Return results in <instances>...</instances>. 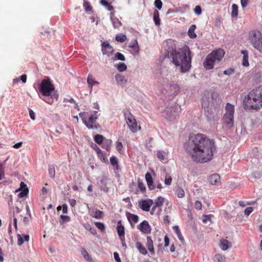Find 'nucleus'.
<instances>
[{
  "label": "nucleus",
  "mask_w": 262,
  "mask_h": 262,
  "mask_svg": "<svg viewBox=\"0 0 262 262\" xmlns=\"http://www.w3.org/2000/svg\"><path fill=\"white\" fill-rule=\"evenodd\" d=\"M184 147L192 160L199 163L211 161L216 150L214 143L201 134L190 136Z\"/></svg>",
  "instance_id": "f257e3e1"
},
{
  "label": "nucleus",
  "mask_w": 262,
  "mask_h": 262,
  "mask_svg": "<svg viewBox=\"0 0 262 262\" xmlns=\"http://www.w3.org/2000/svg\"><path fill=\"white\" fill-rule=\"evenodd\" d=\"M209 96V92L206 91L204 93L202 97V107L204 110L205 115L208 121H217L219 119V111L214 107V101L218 98L219 94L216 93H212L211 98Z\"/></svg>",
  "instance_id": "f03ea898"
},
{
  "label": "nucleus",
  "mask_w": 262,
  "mask_h": 262,
  "mask_svg": "<svg viewBox=\"0 0 262 262\" xmlns=\"http://www.w3.org/2000/svg\"><path fill=\"white\" fill-rule=\"evenodd\" d=\"M167 56L175 66H191L192 56L187 46L178 49H172L168 52Z\"/></svg>",
  "instance_id": "7ed1b4c3"
},
{
  "label": "nucleus",
  "mask_w": 262,
  "mask_h": 262,
  "mask_svg": "<svg viewBox=\"0 0 262 262\" xmlns=\"http://www.w3.org/2000/svg\"><path fill=\"white\" fill-rule=\"evenodd\" d=\"M245 109L259 110L262 107V85L251 91L244 100Z\"/></svg>",
  "instance_id": "20e7f679"
},
{
  "label": "nucleus",
  "mask_w": 262,
  "mask_h": 262,
  "mask_svg": "<svg viewBox=\"0 0 262 262\" xmlns=\"http://www.w3.org/2000/svg\"><path fill=\"white\" fill-rule=\"evenodd\" d=\"M225 113L223 115V122L226 126L231 128L234 125V105L227 103L225 107Z\"/></svg>",
  "instance_id": "39448f33"
},
{
  "label": "nucleus",
  "mask_w": 262,
  "mask_h": 262,
  "mask_svg": "<svg viewBox=\"0 0 262 262\" xmlns=\"http://www.w3.org/2000/svg\"><path fill=\"white\" fill-rule=\"evenodd\" d=\"M79 116L81 118L83 123L89 129H97L100 128V125L96 122L98 116H90L87 120L86 118L89 116L88 112H81Z\"/></svg>",
  "instance_id": "423d86ee"
},
{
  "label": "nucleus",
  "mask_w": 262,
  "mask_h": 262,
  "mask_svg": "<svg viewBox=\"0 0 262 262\" xmlns=\"http://www.w3.org/2000/svg\"><path fill=\"white\" fill-rule=\"evenodd\" d=\"M38 89L43 96H50L54 91L55 88L51 80L48 77H45L40 83Z\"/></svg>",
  "instance_id": "0eeeda50"
},
{
  "label": "nucleus",
  "mask_w": 262,
  "mask_h": 262,
  "mask_svg": "<svg viewBox=\"0 0 262 262\" xmlns=\"http://www.w3.org/2000/svg\"><path fill=\"white\" fill-rule=\"evenodd\" d=\"M248 39L251 45L259 51L262 47V35L259 31L253 30L249 33Z\"/></svg>",
  "instance_id": "6e6552de"
},
{
  "label": "nucleus",
  "mask_w": 262,
  "mask_h": 262,
  "mask_svg": "<svg viewBox=\"0 0 262 262\" xmlns=\"http://www.w3.org/2000/svg\"><path fill=\"white\" fill-rule=\"evenodd\" d=\"M225 55V52L223 49H218L213 51L208 54L206 59V66H213L216 61H220Z\"/></svg>",
  "instance_id": "1a4fd4ad"
},
{
  "label": "nucleus",
  "mask_w": 262,
  "mask_h": 262,
  "mask_svg": "<svg viewBox=\"0 0 262 262\" xmlns=\"http://www.w3.org/2000/svg\"><path fill=\"white\" fill-rule=\"evenodd\" d=\"M124 115L127 125L132 132L136 133L140 129V126L137 125L136 120L129 110H126L124 113Z\"/></svg>",
  "instance_id": "9d476101"
},
{
  "label": "nucleus",
  "mask_w": 262,
  "mask_h": 262,
  "mask_svg": "<svg viewBox=\"0 0 262 262\" xmlns=\"http://www.w3.org/2000/svg\"><path fill=\"white\" fill-rule=\"evenodd\" d=\"M101 51L103 54L109 57L113 54L114 49L107 41H103L101 44Z\"/></svg>",
  "instance_id": "9b49d317"
},
{
  "label": "nucleus",
  "mask_w": 262,
  "mask_h": 262,
  "mask_svg": "<svg viewBox=\"0 0 262 262\" xmlns=\"http://www.w3.org/2000/svg\"><path fill=\"white\" fill-rule=\"evenodd\" d=\"M165 117L171 121L176 118L178 115L176 109L174 107H167L164 112Z\"/></svg>",
  "instance_id": "f8f14e48"
},
{
  "label": "nucleus",
  "mask_w": 262,
  "mask_h": 262,
  "mask_svg": "<svg viewBox=\"0 0 262 262\" xmlns=\"http://www.w3.org/2000/svg\"><path fill=\"white\" fill-rule=\"evenodd\" d=\"M138 228L142 233L145 234H148L151 232V228L147 221H143L138 226Z\"/></svg>",
  "instance_id": "ddd939ff"
},
{
  "label": "nucleus",
  "mask_w": 262,
  "mask_h": 262,
  "mask_svg": "<svg viewBox=\"0 0 262 262\" xmlns=\"http://www.w3.org/2000/svg\"><path fill=\"white\" fill-rule=\"evenodd\" d=\"M154 204L151 199L142 200L139 203L140 208L143 211H149L151 206Z\"/></svg>",
  "instance_id": "4468645a"
},
{
  "label": "nucleus",
  "mask_w": 262,
  "mask_h": 262,
  "mask_svg": "<svg viewBox=\"0 0 262 262\" xmlns=\"http://www.w3.org/2000/svg\"><path fill=\"white\" fill-rule=\"evenodd\" d=\"M116 229L119 238L121 241H124L125 239V228L123 226L121 220L117 222Z\"/></svg>",
  "instance_id": "2eb2a0df"
},
{
  "label": "nucleus",
  "mask_w": 262,
  "mask_h": 262,
  "mask_svg": "<svg viewBox=\"0 0 262 262\" xmlns=\"http://www.w3.org/2000/svg\"><path fill=\"white\" fill-rule=\"evenodd\" d=\"M145 178L148 189L150 190H154L155 188V186L154 185V181L151 174L149 172H147L145 174Z\"/></svg>",
  "instance_id": "dca6fc26"
},
{
  "label": "nucleus",
  "mask_w": 262,
  "mask_h": 262,
  "mask_svg": "<svg viewBox=\"0 0 262 262\" xmlns=\"http://www.w3.org/2000/svg\"><path fill=\"white\" fill-rule=\"evenodd\" d=\"M126 215L128 222L132 226H133V224H136L139 221V217L137 215L127 212L126 213Z\"/></svg>",
  "instance_id": "f3484780"
},
{
  "label": "nucleus",
  "mask_w": 262,
  "mask_h": 262,
  "mask_svg": "<svg viewBox=\"0 0 262 262\" xmlns=\"http://www.w3.org/2000/svg\"><path fill=\"white\" fill-rule=\"evenodd\" d=\"M115 79L117 84L122 87L125 86L127 82V80L125 78L124 76L121 74H116Z\"/></svg>",
  "instance_id": "a211bd4d"
},
{
  "label": "nucleus",
  "mask_w": 262,
  "mask_h": 262,
  "mask_svg": "<svg viewBox=\"0 0 262 262\" xmlns=\"http://www.w3.org/2000/svg\"><path fill=\"white\" fill-rule=\"evenodd\" d=\"M128 47L132 49V53L133 54H136L138 53L139 47L137 39L132 40L128 45Z\"/></svg>",
  "instance_id": "6ab92c4d"
},
{
  "label": "nucleus",
  "mask_w": 262,
  "mask_h": 262,
  "mask_svg": "<svg viewBox=\"0 0 262 262\" xmlns=\"http://www.w3.org/2000/svg\"><path fill=\"white\" fill-rule=\"evenodd\" d=\"M208 181L211 185H216L220 181L219 174L215 173L209 176Z\"/></svg>",
  "instance_id": "aec40b11"
},
{
  "label": "nucleus",
  "mask_w": 262,
  "mask_h": 262,
  "mask_svg": "<svg viewBox=\"0 0 262 262\" xmlns=\"http://www.w3.org/2000/svg\"><path fill=\"white\" fill-rule=\"evenodd\" d=\"M17 244L19 246L22 245L24 241L28 242L29 240V236L27 234H23L20 235V234H18L17 235Z\"/></svg>",
  "instance_id": "412c9836"
},
{
  "label": "nucleus",
  "mask_w": 262,
  "mask_h": 262,
  "mask_svg": "<svg viewBox=\"0 0 262 262\" xmlns=\"http://www.w3.org/2000/svg\"><path fill=\"white\" fill-rule=\"evenodd\" d=\"M147 242L146 246L150 252L151 254H155V250L153 245V242L150 236H147L146 238Z\"/></svg>",
  "instance_id": "4be33fe9"
},
{
  "label": "nucleus",
  "mask_w": 262,
  "mask_h": 262,
  "mask_svg": "<svg viewBox=\"0 0 262 262\" xmlns=\"http://www.w3.org/2000/svg\"><path fill=\"white\" fill-rule=\"evenodd\" d=\"M110 163L111 164V165L114 167V169L116 170V171H118L120 169L119 168V160L118 159V158L114 156H112L111 158H110Z\"/></svg>",
  "instance_id": "5701e85b"
},
{
  "label": "nucleus",
  "mask_w": 262,
  "mask_h": 262,
  "mask_svg": "<svg viewBox=\"0 0 262 262\" xmlns=\"http://www.w3.org/2000/svg\"><path fill=\"white\" fill-rule=\"evenodd\" d=\"M212 259L213 262H225L226 257L221 254H216Z\"/></svg>",
  "instance_id": "b1692460"
},
{
  "label": "nucleus",
  "mask_w": 262,
  "mask_h": 262,
  "mask_svg": "<svg viewBox=\"0 0 262 262\" xmlns=\"http://www.w3.org/2000/svg\"><path fill=\"white\" fill-rule=\"evenodd\" d=\"M81 254L82 255L84 258L89 261V262H93L94 260L93 258L91 257V256L88 253L87 251L84 248H82L81 250Z\"/></svg>",
  "instance_id": "393cba45"
},
{
  "label": "nucleus",
  "mask_w": 262,
  "mask_h": 262,
  "mask_svg": "<svg viewBox=\"0 0 262 262\" xmlns=\"http://www.w3.org/2000/svg\"><path fill=\"white\" fill-rule=\"evenodd\" d=\"M165 199L162 196L158 197L154 202V205L157 207H161L164 202Z\"/></svg>",
  "instance_id": "a878e982"
},
{
  "label": "nucleus",
  "mask_w": 262,
  "mask_h": 262,
  "mask_svg": "<svg viewBox=\"0 0 262 262\" xmlns=\"http://www.w3.org/2000/svg\"><path fill=\"white\" fill-rule=\"evenodd\" d=\"M196 26L195 25H191L189 28L188 32V34L190 38H194L196 37V34L194 32Z\"/></svg>",
  "instance_id": "bb28decb"
},
{
  "label": "nucleus",
  "mask_w": 262,
  "mask_h": 262,
  "mask_svg": "<svg viewBox=\"0 0 262 262\" xmlns=\"http://www.w3.org/2000/svg\"><path fill=\"white\" fill-rule=\"evenodd\" d=\"M136 247L138 249L140 253L143 255H146L147 254V250L141 243L139 242H136Z\"/></svg>",
  "instance_id": "cd10ccee"
},
{
  "label": "nucleus",
  "mask_w": 262,
  "mask_h": 262,
  "mask_svg": "<svg viewBox=\"0 0 262 262\" xmlns=\"http://www.w3.org/2000/svg\"><path fill=\"white\" fill-rule=\"evenodd\" d=\"M97 154L100 160L105 163H106L108 162V160L106 157L105 156V155L102 151V150L98 148V151H97Z\"/></svg>",
  "instance_id": "c85d7f7f"
},
{
  "label": "nucleus",
  "mask_w": 262,
  "mask_h": 262,
  "mask_svg": "<svg viewBox=\"0 0 262 262\" xmlns=\"http://www.w3.org/2000/svg\"><path fill=\"white\" fill-rule=\"evenodd\" d=\"M87 82L91 89H92V86L95 84H99V82L96 81L92 75H89L87 78Z\"/></svg>",
  "instance_id": "c756f323"
},
{
  "label": "nucleus",
  "mask_w": 262,
  "mask_h": 262,
  "mask_svg": "<svg viewBox=\"0 0 262 262\" xmlns=\"http://www.w3.org/2000/svg\"><path fill=\"white\" fill-rule=\"evenodd\" d=\"M111 21L114 28H119L122 25V23L117 17H112Z\"/></svg>",
  "instance_id": "7c9ffc66"
},
{
  "label": "nucleus",
  "mask_w": 262,
  "mask_h": 262,
  "mask_svg": "<svg viewBox=\"0 0 262 262\" xmlns=\"http://www.w3.org/2000/svg\"><path fill=\"white\" fill-rule=\"evenodd\" d=\"M100 4L103 6L106 7L110 11H113L114 10L113 6L108 3L106 0H100Z\"/></svg>",
  "instance_id": "2f4dec72"
},
{
  "label": "nucleus",
  "mask_w": 262,
  "mask_h": 262,
  "mask_svg": "<svg viewBox=\"0 0 262 262\" xmlns=\"http://www.w3.org/2000/svg\"><path fill=\"white\" fill-rule=\"evenodd\" d=\"M242 53L243 54V66H249L248 52L246 50H243Z\"/></svg>",
  "instance_id": "473e14b6"
},
{
  "label": "nucleus",
  "mask_w": 262,
  "mask_h": 262,
  "mask_svg": "<svg viewBox=\"0 0 262 262\" xmlns=\"http://www.w3.org/2000/svg\"><path fill=\"white\" fill-rule=\"evenodd\" d=\"M154 21L156 26L160 25V19L159 17V12L158 10H155L154 12Z\"/></svg>",
  "instance_id": "72a5a7b5"
},
{
  "label": "nucleus",
  "mask_w": 262,
  "mask_h": 262,
  "mask_svg": "<svg viewBox=\"0 0 262 262\" xmlns=\"http://www.w3.org/2000/svg\"><path fill=\"white\" fill-rule=\"evenodd\" d=\"M229 242L225 239L221 240L220 247L224 251L227 250L229 248Z\"/></svg>",
  "instance_id": "f704fd0d"
},
{
  "label": "nucleus",
  "mask_w": 262,
  "mask_h": 262,
  "mask_svg": "<svg viewBox=\"0 0 262 262\" xmlns=\"http://www.w3.org/2000/svg\"><path fill=\"white\" fill-rule=\"evenodd\" d=\"M112 144V141L111 139H106L103 142L102 147L106 150L110 151Z\"/></svg>",
  "instance_id": "c9c22d12"
},
{
  "label": "nucleus",
  "mask_w": 262,
  "mask_h": 262,
  "mask_svg": "<svg viewBox=\"0 0 262 262\" xmlns=\"http://www.w3.org/2000/svg\"><path fill=\"white\" fill-rule=\"evenodd\" d=\"M176 193L177 196L179 198H182L185 196V192L183 189L179 186L176 188Z\"/></svg>",
  "instance_id": "e433bc0d"
},
{
  "label": "nucleus",
  "mask_w": 262,
  "mask_h": 262,
  "mask_svg": "<svg viewBox=\"0 0 262 262\" xmlns=\"http://www.w3.org/2000/svg\"><path fill=\"white\" fill-rule=\"evenodd\" d=\"M238 15V6L235 4L232 5L231 16L233 17H236Z\"/></svg>",
  "instance_id": "4c0bfd02"
},
{
  "label": "nucleus",
  "mask_w": 262,
  "mask_h": 262,
  "mask_svg": "<svg viewBox=\"0 0 262 262\" xmlns=\"http://www.w3.org/2000/svg\"><path fill=\"white\" fill-rule=\"evenodd\" d=\"M115 39L118 42H123L127 39V37L125 35L118 34L116 36Z\"/></svg>",
  "instance_id": "58836bf2"
},
{
  "label": "nucleus",
  "mask_w": 262,
  "mask_h": 262,
  "mask_svg": "<svg viewBox=\"0 0 262 262\" xmlns=\"http://www.w3.org/2000/svg\"><path fill=\"white\" fill-rule=\"evenodd\" d=\"M103 139L104 137L101 135L98 134L94 137V141L96 143L99 145L102 143Z\"/></svg>",
  "instance_id": "ea45409f"
},
{
  "label": "nucleus",
  "mask_w": 262,
  "mask_h": 262,
  "mask_svg": "<svg viewBox=\"0 0 262 262\" xmlns=\"http://www.w3.org/2000/svg\"><path fill=\"white\" fill-rule=\"evenodd\" d=\"M173 230L175 232V233L177 234V236H178V237L179 238V239L180 240V241H182L183 240V236L181 234V230L180 229H179V227L176 226H174L173 227Z\"/></svg>",
  "instance_id": "a19ab883"
},
{
  "label": "nucleus",
  "mask_w": 262,
  "mask_h": 262,
  "mask_svg": "<svg viewBox=\"0 0 262 262\" xmlns=\"http://www.w3.org/2000/svg\"><path fill=\"white\" fill-rule=\"evenodd\" d=\"M96 227L99 229L102 232L105 231V227L104 224L101 222H95Z\"/></svg>",
  "instance_id": "79ce46f5"
},
{
  "label": "nucleus",
  "mask_w": 262,
  "mask_h": 262,
  "mask_svg": "<svg viewBox=\"0 0 262 262\" xmlns=\"http://www.w3.org/2000/svg\"><path fill=\"white\" fill-rule=\"evenodd\" d=\"M138 188L143 193L146 191V187L144 184L139 179L138 180Z\"/></svg>",
  "instance_id": "37998d69"
},
{
  "label": "nucleus",
  "mask_w": 262,
  "mask_h": 262,
  "mask_svg": "<svg viewBox=\"0 0 262 262\" xmlns=\"http://www.w3.org/2000/svg\"><path fill=\"white\" fill-rule=\"evenodd\" d=\"M46 98H45L44 100L45 101H46L47 103H48V104H52L53 102H54V98H55V99H57L58 98V96L57 95H54L53 96H51V97H49V96H45Z\"/></svg>",
  "instance_id": "c03bdc74"
},
{
  "label": "nucleus",
  "mask_w": 262,
  "mask_h": 262,
  "mask_svg": "<svg viewBox=\"0 0 262 262\" xmlns=\"http://www.w3.org/2000/svg\"><path fill=\"white\" fill-rule=\"evenodd\" d=\"M103 212L98 210L96 209L95 211L94 212V215H93V217H95L97 219H100L103 216Z\"/></svg>",
  "instance_id": "a18cd8bd"
},
{
  "label": "nucleus",
  "mask_w": 262,
  "mask_h": 262,
  "mask_svg": "<svg viewBox=\"0 0 262 262\" xmlns=\"http://www.w3.org/2000/svg\"><path fill=\"white\" fill-rule=\"evenodd\" d=\"M114 60H121V61H124V60H125V57L121 53L117 52L115 54V57L114 58Z\"/></svg>",
  "instance_id": "49530a36"
},
{
  "label": "nucleus",
  "mask_w": 262,
  "mask_h": 262,
  "mask_svg": "<svg viewBox=\"0 0 262 262\" xmlns=\"http://www.w3.org/2000/svg\"><path fill=\"white\" fill-rule=\"evenodd\" d=\"M5 178V167L4 165L0 163V181Z\"/></svg>",
  "instance_id": "de8ad7c7"
},
{
  "label": "nucleus",
  "mask_w": 262,
  "mask_h": 262,
  "mask_svg": "<svg viewBox=\"0 0 262 262\" xmlns=\"http://www.w3.org/2000/svg\"><path fill=\"white\" fill-rule=\"evenodd\" d=\"M60 224H62L64 222H69L70 221V217L68 215H61L60 216Z\"/></svg>",
  "instance_id": "09e8293b"
},
{
  "label": "nucleus",
  "mask_w": 262,
  "mask_h": 262,
  "mask_svg": "<svg viewBox=\"0 0 262 262\" xmlns=\"http://www.w3.org/2000/svg\"><path fill=\"white\" fill-rule=\"evenodd\" d=\"M83 7L85 9V10L88 12L91 11L92 9V7L90 5V3L88 1H84L83 2Z\"/></svg>",
  "instance_id": "8fccbe9b"
},
{
  "label": "nucleus",
  "mask_w": 262,
  "mask_h": 262,
  "mask_svg": "<svg viewBox=\"0 0 262 262\" xmlns=\"http://www.w3.org/2000/svg\"><path fill=\"white\" fill-rule=\"evenodd\" d=\"M154 5L157 9L160 10L162 7L163 3L161 0H155Z\"/></svg>",
  "instance_id": "3c124183"
},
{
  "label": "nucleus",
  "mask_w": 262,
  "mask_h": 262,
  "mask_svg": "<svg viewBox=\"0 0 262 262\" xmlns=\"http://www.w3.org/2000/svg\"><path fill=\"white\" fill-rule=\"evenodd\" d=\"M116 147L117 150L120 153L121 152V151L123 148V144L122 142L120 141H117L116 143Z\"/></svg>",
  "instance_id": "603ef678"
},
{
  "label": "nucleus",
  "mask_w": 262,
  "mask_h": 262,
  "mask_svg": "<svg viewBox=\"0 0 262 262\" xmlns=\"http://www.w3.org/2000/svg\"><path fill=\"white\" fill-rule=\"evenodd\" d=\"M28 188H26V189H24L21 190V191L18 193V196L20 198H23L28 194Z\"/></svg>",
  "instance_id": "864d4df0"
},
{
  "label": "nucleus",
  "mask_w": 262,
  "mask_h": 262,
  "mask_svg": "<svg viewBox=\"0 0 262 262\" xmlns=\"http://www.w3.org/2000/svg\"><path fill=\"white\" fill-rule=\"evenodd\" d=\"M157 157L161 161H163L165 159V157L164 155V153L163 151H159L157 152Z\"/></svg>",
  "instance_id": "5fc2aeb1"
},
{
  "label": "nucleus",
  "mask_w": 262,
  "mask_h": 262,
  "mask_svg": "<svg viewBox=\"0 0 262 262\" xmlns=\"http://www.w3.org/2000/svg\"><path fill=\"white\" fill-rule=\"evenodd\" d=\"M172 182V178L170 176H166L164 183L167 185H169L171 184Z\"/></svg>",
  "instance_id": "6e6d98bb"
},
{
  "label": "nucleus",
  "mask_w": 262,
  "mask_h": 262,
  "mask_svg": "<svg viewBox=\"0 0 262 262\" xmlns=\"http://www.w3.org/2000/svg\"><path fill=\"white\" fill-rule=\"evenodd\" d=\"M194 13L197 15H200L202 13V9L200 6H196L194 9Z\"/></svg>",
  "instance_id": "4d7b16f0"
},
{
  "label": "nucleus",
  "mask_w": 262,
  "mask_h": 262,
  "mask_svg": "<svg viewBox=\"0 0 262 262\" xmlns=\"http://www.w3.org/2000/svg\"><path fill=\"white\" fill-rule=\"evenodd\" d=\"M190 67H180V71L181 73L188 72L190 69Z\"/></svg>",
  "instance_id": "13d9d810"
},
{
  "label": "nucleus",
  "mask_w": 262,
  "mask_h": 262,
  "mask_svg": "<svg viewBox=\"0 0 262 262\" xmlns=\"http://www.w3.org/2000/svg\"><path fill=\"white\" fill-rule=\"evenodd\" d=\"M194 207L195 209L198 210H201L202 209V203L200 201H195L194 203Z\"/></svg>",
  "instance_id": "bf43d9fd"
},
{
  "label": "nucleus",
  "mask_w": 262,
  "mask_h": 262,
  "mask_svg": "<svg viewBox=\"0 0 262 262\" xmlns=\"http://www.w3.org/2000/svg\"><path fill=\"white\" fill-rule=\"evenodd\" d=\"M249 2V0H241V4L242 7L244 8L247 6L248 3Z\"/></svg>",
  "instance_id": "052dcab7"
},
{
  "label": "nucleus",
  "mask_w": 262,
  "mask_h": 262,
  "mask_svg": "<svg viewBox=\"0 0 262 262\" xmlns=\"http://www.w3.org/2000/svg\"><path fill=\"white\" fill-rule=\"evenodd\" d=\"M114 257L116 262H121L119 255L117 252H115L114 253Z\"/></svg>",
  "instance_id": "680f3d73"
},
{
  "label": "nucleus",
  "mask_w": 262,
  "mask_h": 262,
  "mask_svg": "<svg viewBox=\"0 0 262 262\" xmlns=\"http://www.w3.org/2000/svg\"><path fill=\"white\" fill-rule=\"evenodd\" d=\"M234 70L231 68H230L227 70L224 71V74L227 75H230L231 74L233 73Z\"/></svg>",
  "instance_id": "e2e57ef3"
},
{
  "label": "nucleus",
  "mask_w": 262,
  "mask_h": 262,
  "mask_svg": "<svg viewBox=\"0 0 262 262\" xmlns=\"http://www.w3.org/2000/svg\"><path fill=\"white\" fill-rule=\"evenodd\" d=\"M253 210L252 207H248L245 210L244 212L245 214L249 215L253 211Z\"/></svg>",
  "instance_id": "0e129e2a"
},
{
  "label": "nucleus",
  "mask_w": 262,
  "mask_h": 262,
  "mask_svg": "<svg viewBox=\"0 0 262 262\" xmlns=\"http://www.w3.org/2000/svg\"><path fill=\"white\" fill-rule=\"evenodd\" d=\"M49 171L50 176L52 178H54L55 176V171L54 168H49Z\"/></svg>",
  "instance_id": "69168bd1"
},
{
  "label": "nucleus",
  "mask_w": 262,
  "mask_h": 262,
  "mask_svg": "<svg viewBox=\"0 0 262 262\" xmlns=\"http://www.w3.org/2000/svg\"><path fill=\"white\" fill-rule=\"evenodd\" d=\"M211 215H206L204 216L203 219V222L206 223L208 221H210L211 220Z\"/></svg>",
  "instance_id": "338daca9"
},
{
  "label": "nucleus",
  "mask_w": 262,
  "mask_h": 262,
  "mask_svg": "<svg viewBox=\"0 0 262 262\" xmlns=\"http://www.w3.org/2000/svg\"><path fill=\"white\" fill-rule=\"evenodd\" d=\"M29 115H30V118L33 120H34L35 119V114L34 112L31 109H29Z\"/></svg>",
  "instance_id": "774afa93"
}]
</instances>
